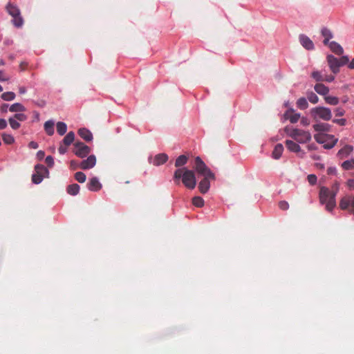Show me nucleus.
Segmentation results:
<instances>
[{
	"instance_id": "18",
	"label": "nucleus",
	"mask_w": 354,
	"mask_h": 354,
	"mask_svg": "<svg viewBox=\"0 0 354 354\" xmlns=\"http://www.w3.org/2000/svg\"><path fill=\"white\" fill-rule=\"evenodd\" d=\"M313 127L314 130L317 132H328L330 131V125L324 122L315 124Z\"/></svg>"
},
{
	"instance_id": "6",
	"label": "nucleus",
	"mask_w": 354,
	"mask_h": 354,
	"mask_svg": "<svg viewBox=\"0 0 354 354\" xmlns=\"http://www.w3.org/2000/svg\"><path fill=\"white\" fill-rule=\"evenodd\" d=\"M194 168L196 172L201 176L207 175V176H213V173L198 156L195 158V165Z\"/></svg>"
},
{
	"instance_id": "10",
	"label": "nucleus",
	"mask_w": 354,
	"mask_h": 354,
	"mask_svg": "<svg viewBox=\"0 0 354 354\" xmlns=\"http://www.w3.org/2000/svg\"><path fill=\"white\" fill-rule=\"evenodd\" d=\"M96 164V157L94 155H90L86 160H82L80 163V168L84 170L89 169Z\"/></svg>"
},
{
	"instance_id": "4",
	"label": "nucleus",
	"mask_w": 354,
	"mask_h": 354,
	"mask_svg": "<svg viewBox=\"0 0 354 354\" xmlns=\"http://www.w3.org/2000/svg\"><path fill=\"white\" fill-rule=\"evenodd\" d=\"M314 138L318 143L323 144L324 148L326 149H332L338 141L334 136L324 133H317Z\"/></svg>"
},
{
	"instance_id": "42",
	"label": "nucleus",
	"mask_w": 354,
	"mask_h": 354,
	"mask_svg": "<svg viewBox=\"0 0 354 354\" xmlns=\"http://www.w3.org/2000/svg\"><path fill=\"white\" fill-rule=\"evenodd\" d=\"M8 122L12 129L17 130L21 127L19 121L16 120V119L13 118L12 117L8 119Z\"/></svg>"
},
{
	"instance_id": "7",
	"label": "nucleus",
	"mask_w": 354,
	"mask_h": 354,
	"mask_svg": "<svg viewBox=\"0 0 354 354\" xmlns=\"http://www.w3.org/2000/svg\"><path fill=\"white\" fill-rule=\"evenodd\" d=\"M74 153L80 158L86 157L91 152V148L81 142H77L74 144Z\"/></svg>"
},
{
	"instance_id": "28",
	"label": "nucleus",
	"mask_w": 354,
	"mask_h": 354,
	"mask_svg": "<svg viewBox=\"0 0 354 354\" xmlns=\"http://www.w3.org/2000/svg\"><path fill=\"white\" fill-rule=\"evenodd\" d=\"M44 130L48 136L54 133V122L52 120H48L44 123Z\"/></svg>"
},
{
	"instance_id": "58",
	"label": "nucleus",
	"mask_w": 354,
	"mask_h": 354,
	"mask_svg": "<svg viewBox=\"0 0 354 354\" xmlns=\"http://www.w3.org/2000/svg\"><path fill=\"white\" fill-rule=\"evenodd\" d=\"M7 127V122L5 119H0V129H4Z\"/></svg>"
},
{
	"instance_id": "48",
	"label": "nucleus",
	"mask_w": 354,
	"mask_h": 354,
	"mask_svg": "<svg viewBox=\"0 0 354 354\" xmlns=\"http://www.w3.org/2000/svg\"><path fill=\"white\" fill-rule=\"evenodd\" d=\"M45 162L49 167H52L54 165V159L51 156H48L46 158Z\"/></svg>"
},
{
	"instance_id": "24",
	"label": "nucleus",
	"mask_w": 354,
	"mask_h": 354,
	"mask_svg": "<svg viewBox=\"0 0 354 354\" xmlns=\"http://www.w3.org/2000/svg\"><path fill=\"white\" fill-rule=\"evenodd\" d=\"M80 187L76 183L69 185L66 188V192L71 196H76L80 192Z\"/></svg>"
},
{
	"instance_id": "15",
	"label": "nucleus",
	"mask_w": 354,
	"mask_h": 354,
	"mask_svg": "<svg viewBox=\"0 0 354 354\" xmlns=\"http://www.w3.org/2000/svg\"><path fill=\"white\" fill-rule=\"evenodd\" d=\"M327 46L333 53L337 55H342L344 53L343 48L336 41H331Z\"/></svg>"
},
{
	"instance_id": "16",
	"label": "nucleus",
	"mask_w": 354,
	"mask_h": 354,
	"mask_svg": "<svg viewBox=\"0 0 354 354\" xmlns=\"http://www.w3.org/2000/svg\"><path fill=\"white\" fill-rule=\"evenodd\" d=\"M79 136L86 142H90L93 140L92 133L87 129L81 128L78 131Z\"/></svg>"
},
{
	"instance_id": "26",
	"label": "nucleus",
	"mask_w": 354,
	"mask_h": 354,
	"mask_svg": "<svg viewBox=\"0 0 354 354\" xmlns=\"http://www.w3.org/2000/svg\"><path fill=\"white\" fill-rule=\"evenodd\" d=\"M283 151V145L281 144H277L272 151V157L274 159H279L281 156Z\"/></svg>"
},
{
	"instance_id": "29",
	"label": "nucleus",
	"mask_w": 354,
	"mask_h": 354,
	"mask_svg": "<svg viewBox=\"0 0 354 354\" xmlns=\"http://www.w3.org/2000/svg\"><path fill=\"white\" fill-rule=\"evenodd\" d=\"M35 173L40 174L44 177L48 176L49 174L48 170L43 165H37L35 167Z\"/></svg>"
},
{
	"instance_id": "33",
	"label": "nucleus",
	"mask_w": 354,
	"mask_h": 354,
	"mask_svg": "<svg viewBox=\"0 0 354 354\" xmlns=\"http://www.w3.org/2000/svg\"><path fill=\"white\" fill-rule=\"evenodd\" d=\"M57 131L60 136H63L66 133L67 130L66 124L63 122H58L56 125Z\"/></svg>"
},
{
	"instance_id": "38",
	"label": "nucleus",
	"mask_w": 354,
	"mask_h": 354,
	"mask_svg": "<svg viewBox=\"0 0 354 354\" xmlns=\"http://www.w3.org/2000/svg\"><path fill=\"white\" fill-rule=\"evenodd\" d=\"M2 139H3V142L7 145H12L15 142V138L10 134L3 133Z\"/></svg>"
},
{
	"instance_id": "57",
	"label": "nucleus",
	"mask_w": 354,
	"mask_h": 354,
	"mask_svg": "<svg viewBox=\"0 0 354 354\" xmlns=\"http://www.w3.org/2000/svg\"><path fill=\"white\" fill-rule=\"evenodd\" d=\"M9 105L8 104H3L1 106H0V111L2 112V113H6L8 111V109L9 108Z\"/></svg>"
},
{
	"instance_id": "50",
	"label": "nucleus",
	"mask_w": 354,
	"mask_h": 354,
	"mask_svg": "<svg viewBox=\"0 0 354 354\" xmlns=\"http://www.w3.org/2000/svg\"><path fill=\"white\" fill-rule=\"evenodd\" d=\"M339 184L336 182L332 186V189L330 192L333 194H335V196L337 195L338 191H339Z\"/></svg>"
},
{
	"instance_id": "21",
	"label": "nucleus",
	"mask_w": 354,
	"mask_h": 354,
	"mask_svg": "<svg viewBox=\"0 0 354 354\" xmlns=\"http://www.w3.org/2000/svg\"><path fill=\"white\" fill-rule=\"evenodd\" d=\"M322 35L324 37L323 43L324 45H328L330 42L329 40L333 37V34L328 28L324 27L321 30Z\"/></svg>"
},
{
	"instance_id": "5",
	"label": "nucleus",
	"mask_w": 354,
	"mask_h": 354,
	"mask_svg": "<svg viewBox=\"0 0 354 354\" xmlns=\"http://www.w3.org/2000/svg\"><path fill=\"white\" fill-rule=\"evenodd\" d=\"M182 182L186 187L193 189L196 185L194 172L184 167Z\"/></svg>"
},
{
	"instance_id": "37",
	"label": "nucleus",
	"mask_w": 354,
	"mask_h": 354,
	"mask_svg": "<svg viewBox=\"0 0 354 354\" xmlns=\"http://www.w3.org/2000/svg\"><path fill=\"white\" fill-rule=\"evenodd\" d=\"M325 102L330 105H337L339 104V98L334 96L326 95L324 97Z\"/></svg>"
},
{
	"instance_id": "40",
	"label": "nucleus",
	"mask_w": 354,
	"mask_h": 354,
	"mask_svg": "<svg viewBox=\"0 0 354 354\" xmlns=\"http://www.w3.org/2000/svg\"><path fill=\"white\" fill-rule=\"evenodd\" d=\"M342 167L345 170H351L354 169V159L351 160H346L342 164Z\"/></svg>"
},
{
	"instance_id": "41",
	"label": "nucleus",
	"mask_w": 354,
	"mask_h": 354,
	"mask_svg": "<svg viewBox=\"0 0 354 354\" xmlns=\"http://www.w3.org/2000/svg\"><path fill=\"white\" fill-rule=\"evenodd\" d=\"M75 179L80 183H83L86 181V176L84 173L82 171H77L75 174Z\"/></svg>"
},
{
	"instance_id": "53",
	"label": "nucleus",
	"mask_w": 354,
	"mask_h": 354,
	"mask_svg": "<svg viewBox=\"0 0 354 354\" xmlns=\"http://www.w3.org/2000/svg\"><path fill=\"white\" fill-rule=\"evenodd\" d=\"M333 122L334 123H336V124H339L340 126H344L346 123V119L344 118H342V119H334L333 120Z\"/></svg>"
},
{
	"instance_id": "39",
	"label": "nucleus",
	"mask_w": 354,
	"mask_h": 354,
	"mask_svg": "<svg viewBox=\"0 0 354 354\" xmlns=\"http://www.w3.org/2000/svg\"><path fill=\"white\" fill-rule=\"evenodd\" d=\"M192 203L197 207H201L204 205V200L201 196H195L192 198Z\"/></svg>"
},
{
	"instance_id": "12",
	"label": "nucleus",
	"mask_w": 354,
	"mask_h": 354,
	"mask_svg": "<svg viewBox=\"0 0 354 354\" xmlns=\"http://www.w3.org/2000/svg\"><path fill=\"white\" fill-rule=\"evenodd\" d=\"M88 190L91 192H97L102 189V184L100 183L97 177L91 178L86 185Z\"/></svg>"
},
{
	"instance_id": "62",
	"label": "nucleus",
	"mask_w": 354,
	"mask_h": 354,
	"mask_svg": "<svg viewBox=\"0 0 354 354\" xmlns=\"http://www.w3.org/2000/svg\"><path fill=\"white\" fill-rule=\"evenodd\" d=\"M335 79V77L333 76V75H328V76H326L324 77V81H326V82H333Z\"/></svg>"
},
{
	"instance_id": "11",
	"label": "nucleus",
	"mask_w": 354,
	"mask_h": 354,
	"mask_svg": "<svg viewBox=\"0 0 354 354\" xmlns=\"http://www.w3.org/2000/svg\"><path fill=\"white\" fill-rule=\"evenodd\" d=\"M299 41L301 45L308 50H311L315 48V46L313 41L305 35H299Z\"/></svg>"
},
{
	"instance_id": "43",
	"label": "nucleus",
	"mask_w": 354,
	"mask_h": 354,
	"mask_svg": "<svg viewBox=\"0 0 354 354\" xmlns=\"http://www.w3.org/2000/svg\"><path fill=\"white\" fill-rule=\"evenodd\" d=\"M311 77L313 79H315L317 82H322L324 80V77L319 71H313L311 74Z\"/></svg>"
},
{
	"instance_id": "1",
	"label": "nucleus",
	"mask_w": 354,
	"mask_h": 354,
	"mask_svg": "<svg viewBox=\"0 0 354 354\" xmlns=\"http://www.w3.org/2000/svg\"><path fill=\"white\" fill-rule=\"evenodd\" d=\"M319 202L322 205H326V209L331 212L336 205L335 194L326 187H322L319 193Z\"/></svg>"
},
{
	"instance_id": "14",
	"label": "nucleus",
	"mask_w": 354,
	"mask_h": 354,
	"mask_svg": "<svg viewBox=\"0 0 354 354\" xmlns=\"http://www.w3.org/2000/svg\"><path fill=\"white\" fill-rule=\"evenodd\" d=\"M286 146L290 151L295 153H299L301 151L300 146L293 140H286Z\"/></svg>"
},
{
	"instance_id": "31",
	"label": "nucleus",
	"mask_w": 354,
	"mask_h": 354,
	"mask_svg": "<svg viewBox=\"0 0 354 354\" xmlns=\"http://www.w3.org/2000/svg\"><path fill=\"white\" fill-rule=\"evenodd\" d=\"M297 106L301 110H305L308 107V103L306 98L301 97L297 100Z\"/></svg>"
},
{
	"instance_id": "46",
	"label": "nucleus",
	"mask_w": 354,
	"mask_h": 354,
	"mask_svg": "<svg viewBox=\"0 0 354 354\" xmlns=\"http://www.w3.org/2000/svg\"><path fill=\"white\" fill-rule=\"evenodd\" d=\"M310 185H315L317 183V178L315 174H309L307 177Z\"/></svg>"
},
{
	"instance_id": "52",
	"label": "nucleus",
	"mask_w": 354,
	"mask_h": 354,
	"mask_svg": "<svg viewBox=\"0 0 354 354\" xmlns=\"http://www.w3.org/2000/svg\"><path fill=\"white\" fill-rule=\"evenodd\" d=\"M70 167L72 169L75 170L80 168V164L77 161L72 160L70 162Z\"/></svg>"
},
{
	"instance_id": "9",
	"label": "nucleus",
	"mask_w": 354,
	"mask_h": 354,
	"mask_svg": "<svg viewBox=\"0 0 354 354\" xmlns=\"http://www.w3.org/2000/svg\"><path fill=\"white\" fill-rule=\"evenodd\" d=\"M203 178L201 180L198 185V189L201 194H205L209 189L210 180L214 179V174H213V176H207V175L203 176Z\"/></svg>"
},
{
	"instance_id": "23",
	"label": "nucleus",
	"mask_w": 354,
	"mask_h": 354,
	"mask_svg": "<svg viewBox=\"0 0 354 354\" xmlns=\"http://www.w3.org/2000/svg\"><path fill=\"white\" fill-rule=\"evenodd\" d=\"M12 24L16 28H21L24 25V19L21 15V12H19V15H12Z\"/></svg>"
},
{
	"instance_id": "25",
	"label": "nucleus",
	"mask_w": 354,
	"mask_h": 354,
	"mask_svg": "<svg viewBox=\"0 0 354 354\" xmlns=\"http://www.w3.org/2000/svg\"><path fill=\"white\" fill-rule=\"evenodd\" d=\"M75 140V133L73 131L68 132L62 140L63 145L69 146Z\"/></svg>"
},
{
	"instance_id": "54",
	"label": "nucleus",
	"mask_w": 354,
	"mask_h": 354,
	"mask_svg": "<svg viewBox=\"0 0 354 354\" xmlns=\"http://www.w3.org/2000/svg\"><path fill=\"white\" fill-rule=\"evenodd\" d=\"M67 147L68 146H66L64 145H63V144H61L58 149L59 153L64 154L67 151Z\"/></svg>"
},
{
	"instance_id": "56",
	"label": "nucleus",
	"mask_w": 354,
	"mask_h": 354,
	"mask_svg": "<svg viewBox=\"0 0 354 354\" xmlns=\"http://www.w3.org/2000/svg\"><path fill=\"white\" fill-rule=\"evenodd\" d=\"M45 156V153L44 151H39L37 153V158L39 160H41Z\"/></svg>"
},
{
	"instance_id": "59",
	"label": "nucleus",
	"mask_w": 354,
	"mask_h": 354,
	"mask_svg": "<svg viewBox=\"0 0 354 354\" xmlns=\"http://www.w3.org/2000/svg\"><path fill=\"white\" fill-rule=\"evenodd\" d=\"M28 147L31 149H37L39 147L38 144L36 142L31 141L28 144Z\"/></svg>"
},
{
	"instance_id": "64",
	"label": "nucleus",
	"mask_w": 354,
	"mask_h": 354,
	"mask_svg": "<svg viewBox=\"0 0 354 354\" xmlns=\"http://www.w3.org/2000/svg\"><path fill=\"white\" fill-rule=\"evenodd\" d=\"M348 68L351 69H354V58L352 59V61L348 64Z\"/></svg>"
},
{
	"instance_id": "30",
	"label": "nucleus",
	"mask_w": 354,
	"mask_h": 354,
	"mask_svg": "<svg viewBox=\"0 0 354 354\" xmlns=\"http://www.w3.org/2000/svg\"><path fill=\"white\" fill-rule=\"evenodd\" d=\"M351 207V198L349 196L343 197L339 202V207L342 209H347Z\"/></svg>"
},
{
	"instance_id": "35",
	"label": "nucleus",
	"mask_w": 354,
	"mask_h": 354,
	"mask_svg": "<svg viewBox=\"0 0 354 354\" xmlns=\"http://www.w3.org/2000/svg\"><path fill=\"white\" fill-rule=\"evenodd\" d=\"M184 172V167L181 169H178L175 171L174 174V179L177 185L180 184V179H183V175Z\"/></svg>"
},
{
	"instance_id": "63",
	"label": "nucleus",
	"mask_w": 354,
	"mask_h": 354,
	"mask_svg": "<svg viewBox=\"0 0 354 354\" xmlns=\"http://www.w3.org/2000/svg\"><path fill=\"white\" fill-rule=\"evenodd\" d=\"M351 207L350 208V212L354 214V197L351 198Z\"/></svg>"
},
{
	"instance_id": "8",
	"label": "nucleus",
	"mask_w": 354,
	"mask_h": 354,
	"mask_svg": "<svg viewBox=\"0 0 354 354\" xmlns=\"http://www.w3.org/2000/svg\"><path fill=\"white\" fill-rule=\"evenodd\" d=\"M326 60L330 71L335 74L338 73L340 67L339 59L333 55H328L326 57Z\"/></svg>"
},
{
	"instance_id": "22",
	"label": "nucleus",
	"mask_w": 354,
	"mask_h": 354,
	"mask_svg": "<svg viewBox=\"0 0 354 354\" xmlns=\"http://www.w3.org/2000/svg\"><path fill=\"white\" fill-rule=\"evenodd\" d=\"M6 10L10 16L19 15L20 12L19 8L10 2L6 5Z\"/></svg>"
},
{
	"instance_id": "61",
	"label": "nucleus",
	"mask_w": 354,
	"mask_h": 354,
	"mask_svg": "<svg viewBox=\"0 0 354 354\" xmlns=\"http://www.w3.org/2000/svg\"><path fill=\"white\" fill-rule=\"evenodd\" d=\"M347 185L351 189H354V180L350 179L347 181Z\"/></svg>"
},
{
	"instance_id": "27",
	"label": "nucleus",
	"mask_w": 354,
	"mask_h": 354,
	"mask_svg": "<svg viewBox=\"0 0 354 354\" xmlns=\"http://www.w3.org/2000/svg\"><path fill=\"white\" fill-rule=\"evenodd\" d=\"M26 110V107L20 103H15V104H12L11 106H10V107H9V111L10 112H15V113L24 112Z\"/></svg>"
},
{
	"instance_id": "34",
	"label": "nucleus",
	"mask_w": 354,
	"mask_h": 354,
	"mask_svg": "<svg viewBox=\"0 0 354 354\" xmlns=\"http://www.w3.org/2000/svg\"><path fill=\"white\" fill-rule=\"evenodd\" d=\"M16 95L14 92L8 91L1 94V97L5 101H12L15 99Z\"/></svg>"
},
{
	"instance_id": "19",
	"label": "nucleus",
	"mask_w": 354,
	"mask_h": 354,
	"mask_svg": "<svg viewBox=\"0 0 354 354\" xmlns=\"http://www.w3.org/2000/svg\"><path fill=\"white\" fill-rule=\"evenodd\" d=\"M353 147L351 145H345L343 148L339 150L337 156L341 158H345L349 156L353 151Z\"/></svg>"
},
{
	"instance_id": "3",
	"label": "nucleus",
	"mask_w": 354,
	"mask_h": 354,
	"mask_svg": "<svg viewBox=\"0 0 354 354\" xmlns=\"http://www.w3.org/2000/svg\"><path fill=\"white\" fill-rule=\"evenodd\" d=\"M310 115L315 121L322 120L324 121H329L332 118L331 110L325 106H316L310 110Z\"/></svg>"
},
{
	"instance_id": "20",
	"label": "nucleus",
	"mask_w": 354,
	"mask_h": 354,
	"mask_svg": "<svg viewBox=\"0 0 354 354\" xmlns=\"http://www.w3.org/2000/svg\"><path fill=\"white\" fill-rule=\"evenodd\" d=\"M314 89L318 94L324 96V97L329 93L328 87L321 83L316 84L314 86Z\"/></svg>"
},
{
	"instance_id": "47",
	"label": "nucleus",
	"mask_w": 354,
	"mask_h": 354,
	"mask_svg": "<svg viewBox=\"0 0 354 354\" xmlns=\"http://www.w3.org/2000/svg\"><path fill=\"white\" fill-rule=\"evenodd\" d=\"M279 207L282 210H287L289 208V204L286 201H281L279 203Z\"/></svg>"
},
{
	"instance_id": "2",
	"label": "nucleus",
	"mask_w": 354,
	"mask_h": 354,
	"mask_svg": "<svg viewBox=\"0 0 354 354\" xmlns=\"http://www.w3.org/2000/svg\"><path fill=\"white\" fill-rule=\"evenodd\" d=\"M284 131L288 136L291 137L296 142L304 144L311 140V134L309 131H306L299 129H290L288 127H285Z\"/></svg>"
},
{
	"instance_id": "13",
	"label": "nucleus",
	"mask_w": 354,
	"mask_h": 354,
	"mask_svg": "<svg viewBox=\"0 0 354 354\" xmlns=\"http://www.w3.org/2000/svg\"><path fill=\"white\" fill-rule=\"evenodd\" d=\"M301 115L299 113H294L292 109H289L285 113L284 118L290 120L291 123H296L299 120Z\"/></svg>"
},
{
	"instance_id": "49",
	"label": "nucleus",
	"mask_w": 354,
	"mask_h": 354,
	"mask_svg": "<svg viewBox=\"0 0 354 354\" xmlns=\"http://www.w3.org/2000/svg\"><path fill=\"white\" fill-rule=\"evenodd\" d=\"M340 66H344L348 63V57L347 56H342L339 59Z\"/></svg>"
},
{
	"instance_id": "55",
	"label": "nucleus",
	"mask_w": 354,
	"mask_h": 354,
	"mask_svg": "<svg viewBox=\"0 0 354 354\" xmlns=\"http://www.w3.org/2000/svg\"><path fill=\"white\" fill-rule=\"evenodd\" d=\"M301 124L305 127L308 126L310 124V120L307 118L303 117L301 119Z\"/></svg>"
},
{
	"instance_id": "60",
	"label": "nucleus",
	"mask_w": 354,
	"mask_h": 354,
	"mask_svg": "<svg viewBox=\"0 0 354 354\" xmlns=\"http://www.w3.org/2000/svg\"><path fill=\"white\" fill-rule=\"evenodd\" d=\"M8 80H9V78L6 77L4 75L3 72L0 70V82H6V81H8Z\"/></svg>"
},
{
	"instance_id": "51",
	"label": "nucleus",
	"mask_w": 354,
	"mask_h": 354,
	"mask_svg": "<svg viewBox=\"0 0 354 354\" xmlns=\"http://www.w3.org/2000/svg\"><path fill=\"white\" fill-rule=\"evenodd\" d=\"M335 113L336 116H343L345 113V111L340 107H338L335 109Z\"/></svg>"
},
{
	"instance_id": "36",
	"label": "nucleus",
	"mask_w": 354,
	"mask_h": 354,
	"mask_svg": "<svg viewBox=\"0 0 354 354\" xmlns=\"http://www.w3.org/2000/svg\"><path fill=\"white\" fill-rule=\"evenodd\" d=\"M307 99L312 104H317L319 102L318 96L313 91H308L306 93Z\"/></svg>"
},
{
	"instance_id": "17",
	"label": "nucleus",
	"mask_w": 354,
	"mask_h": 354,
	"mask_svg": "<svg viewBox=\"0 0 354 354\" xmlns=\"http://www.w3.org/2000/svg\"><path fill=\"white\" fill-rule=\"evenodd\" d=\"M168 160V156L166 153H159L155 156L153 161V165L159 166L165 163Z\"/></svg>"
},
{
	"instance_id": "44",
	"label": "nucleus",
	"mask_w": 354,
	"mask_h": 354,
	"mask_svg": "<svg viewBox=\"0 0 354 354\" xmlns=\"http://www.w3.org/2000/svg\"><path fill=\"white\" fill-rule=\"evenodd\" d=\"M13 118L19 122H24L27 120L28 117L22 113H17L13 116Z\"/></svg>"
},
{
	"instance_id": "32",
	"label": "nucleus",
	"mask_w": 354,
	"mask_h": 354,
	"mask_svg": "<svg viewBox=\"0 0 354 354\" xmlns=\"http://www.w3.org/2000/svg\"><path fill=\"white\" fill-rule=\"evenodd\" d=\"M187 160H188V157L187 156L181 155L176 158V162H175V166L176 167H182L187 162Z\"/></svg>"
},
{
	"instance_id": "45",
	"label": "nucleus",
	"mask_w": 354,
	"mask_h": 354,
	"mask_svg": "<svg viewBox=\"0 0 354 354\" xmlns=\"http://www.w3.org/2000/svg\"><path fill=\"white\" fill-rule=\"evenodd\" d=\"M43 176L37 174V173L33 174L32 176V181L35 184H39L43 180Z\"/></svg>"
}]
</instances>
